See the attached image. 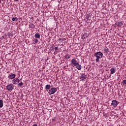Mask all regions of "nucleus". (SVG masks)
I'll use <instances>...</instances> for the list:
<instances>
[{
    "instance_id": "nucleus-1",
    "label": "nucleus",
    "mask_w": 126,
    "mask_h": 126,
    "mask_svg": "<svg viewBox=\"0 0 126 126\" xmlns=\"http://www.w3.org/2000/svg\"><path fill=\"white\" fill-rule=\"evenodd\" d=\"M94 56L96 58L95 62L96 63H98L99 61H100V59H102V58H103V53L100 52H96L94 53Z\"/></svg>"
},
{
    "instance_id": "nucleus-2",
    "label": "nucleus",
    "mask_w": 126,
    "mask_h": 126,
    "mask_svg": "<svg viewBox=\"0 0 126 126\" xmlns=\"http://www.w3.org/2000/svg\"><path fill=\"white\" fill-rule=\"evenodd\" d=\"M78 60L77 59V58H73L71 60V65H74V66L77 65V64L79 63L77 62V60Z\"/></svg>"
},
{
    "instance_id": "nucleus-3",
    "label": "nucleus",
    "mask_w": 126,
    "mask_h": 126,
    "mask_svg": "<svg viewBox=\"0 0 126 126\" xmlns=\"http://www.w3.org/2000/svg\"><path fill=\"white\" fill-rule=\"evenodd\" d=\"M57 88H51L48 91V94L50 95L55 94V93L57 92Z\"/></svg>"
},
{
    "instance_id": "nucleus-4",
    "label": "nucleus",
    "mask_w": 126,
    "mask_h": 126,
    "mask_svg": "<svg viewBox=\"0 0 126 126\" xmlns=\"http://www.w3.org/2000/svg\"><path fill=\"white\" fill-rule=\"evenodd\" d=\"M14 88V85H13V84H12L8 85L6 86L7 90H8V91H10V92H11L12 90H13Z\"/></svg>"
},
{
    "instance_id": "nucleus-5",
    "label": "nucleus",
    "mask_w": 126,
    "mask_h": 126,
    "mask_svg": "<svg viewBox=\"0 0 126 126\" xmlns=\"http://www.w3.org/2000/svg\"><path fill=\"white\" fill-rule=\"evenodd\" d=\"M86 78H87V77L86 76V75H85V73H82L81 74L80 78L81 80L82 81H85V80H86Z\"/></svg>"
},
{
    "instance_id": "nucleus-6",
    "label": "nucleus",
    "mask_w": 126,
    "mask_h": 126,
    "mask_svg": "<svg viewBox=\"0 0 126 126\" xmlns=\"http://www.w3.org/2000/svg\"><path fill=\"white\" fill-rule=\"evenodd\" d=\"M8 78L11 80H14L15 78V74L13 73H10L8 76Z\"/></svg>"
},
{
    "instance_id": "nucleus-7",
    "label": "nucleus",
    "mask_w": 126,
    "mask_h": 126,
    "mask_svg": "<svg viewBox=\"0 0 126 126\" xmlns=\"http://www.w3.org/2000/svg\"><path fill=\"white\" fill-rule=\"evenodd\" d=\"M12 83L13 84H18V83H19V78H15V79H13L12 80Z\"/></svg>"
},
{
    "instance_id": "nucleus-8",
    "label": "nucleus",
    "mask_w": 126,
    "mask_h": 126,
    "mask_svg": "<svg viewBox=\"0 0 126 126\" xmlns=\"http://www.w3.org/2000/svg\"><path fill=\"white\" fill-rule=\"evenodd\" d=\"M111 106H113V107H117V106H118V101L116 100H112Z\"/></svg>"
},
{
    "instance_id": "nucleus-9",
    "label": "nucleus",
    "mask_w": 126,
    "mask_h": 126,
    "mask_svg": "<svg viewBox=\"0 0 126 126\" xmlns=\"http://www.w3.org/2000/svg\"><path fill=\"white\" fill-rule=\"evenodd\" d=\"M123 22H117L115 23V25L118 26V27H122L123 26Z\"/></svg>"
},
{
    "instance_id": "nucleus-10",
    "label": "nucleus",
    "mask_w": 126,
    "mask_h": 126,
    "mask_svg": "<svg viewBox=\"0 0 126 126\" xmlns=\"http://www.w3.org/2000/svg\"><path fill=\"white\" fill-rule=\"evenodd\" d=\"M75 66L78 70H81V68H82V66H81V65L79 64V63H78Z\"/></svg>"
},
{
    "instance_id": "nucleus-11",
    "label": "nucleus",
    "mask_w": 126,
    "mask_h": 126,
    "mask_svg": "<svg viewBox=\"0 0 126 126\" xmlns=\"http://www.w3.org/2000/svg\"><path fill=\"white\" fill-rule=\"evenodd\" d=\"M116 72V69H115V68L112 67L110 69V73L111 74H114Z\"/></svg>"
},
{
    "instance_id": "nucleus-12",
    "label": "nucleus",
    "mask_w": 126,
    "mask_h": 126,
    "mask_svg": "<svg viewBox=\"0 0 126 126\" xmlns=\"http://www.w3.org/2000/svg\"><path fill=\"white\" fill-rule=\"evenodd\" d=\"M45 89L48 91V90H50L51 89V85H46L45 86Z\"/></svg>"
},
{
    "instance_id": "nucleus-13",
    "label": "nucleus",
    "mask_w": 126,
    "mask_h": 126,
    "mask_svg": "<svg viewBox=\"0 0 126 126\" xmlns=\"http://www.w3.org/2000/svg\"><path fill=\"white\" fill-rule=\"evenodd\" d=\"M34 37L35 39H40V34L38 32L35 33Z\"/></svg>"
},
{
    "instance_id": "nucleus-14",
    "label": "nucleus",
    "mask_w": 126,
    "mask_h": 126,
    "mask_svg": "<svg viewBox=\"0 0 126 126\" xmlns=\"http://www.w3.org/2000/svg\"><path fill=\"white\" fill-rule=\"evenodd\" d=\"M70 57H71V56L69 54H66L65 55V59H66V60H69V59H70Z\"/></svg>"
},
{
    "instance_id": "nucleus-15",
    "label": "nucleus",
    "mask_w": 126,
    "mask_h": 126,
    "mask_svg": "<svg viewBox=\"0 0 126 126\" xmlns=\"http://www.w3.org/2000/svg\"><path fill=\"white\" fill-rule=\"evenodd\" d=\"M3 107V101L2 99H0V108Z\"/></svg>"
},
{
    "instance_id": "nucleus-16",
    "label": "nucleus",
    "mask_w": 126,
    "mask_h": 126,
    "mask_svg": "<svg viewBox=\"0 0 126 126\" xmlns=\"http://www.w3.org/2000/svg\"><path fill=\"white\" fill-rule=\"evenodd\" d=\"M82 39H86L87 38V33H85L82 36Z\"/></svg>"
},
{
    "instance_id": "nucleus-17",
    "label": "nucleus",
    "mask_w": 126,
    "mask_h": 126,
    "mask_svg": "<svg viewBox=\"0 0 126 126\" xmlns=\"http://www.w3.org/2000/svg\"><path fill=\"white\" fill-rule=\"evenodd\" d=\"M23 84H24L23 82H21L20 83H19L18 85L17 86L18 87H22V86L23 85Z\"/></svg>"
},
{
    "instance_id": "nucleus-18",
    "label": "nucleus",
    "mask_w": 126,
    "mask_h": 126,
    "mask_svg": "<svg viewBox=\"0 0 126 126\" xmlns=\"http://www.w3.org/2000/svg\"><path fill=\"white\" fill-rule=\"evenodd\" d=\"M30 28H35V25L33 24H31L29 25Z\"/></svg>"
},
{
    "instance_id": "nucleus-19",
    "label": "nucleus",
    "mask_w": 126,
    "mask_h": 126,
    "mask_svg": "<svg viewBox=\"0 0 126 126\" xmlns=\"http://www.w3.org/2000/svg\"><path fill=\"white\" fill-rule=\"evenodd\" d=\"M104 51L105 53H109V48H108L107 47H105L104 49Z\"/></svg>"
},
{
    "instance_id": "nucleus-20",
    "label": "nucleus",
    "mask_w": 126,
    "mask_h": 126,
    "mask_svg": "<svg viewBox=\"0 0 126 126\" xmlns=\"http://www.w3.org/2000/svg\"><path fill=\"white\" fill-rule=\"evenodd\" d=\"M38 42H39V41L38 40V39H35L33 40V44H37V43H38Z\"/></svg>"
},
{
    "instance_id": "nucleus-21",
    "label": "nucleus",
    "mask_w": 126,
    "mask_h": 126,
    "mask_svg": "<svg viewBox=\"0 0 126 126\" xmlns=\"http://www.w3.org/2000/svg\"><path fill=\"white\" fill-rule=\"evenodd\" d=\"M90 18V14H88L86 15V19H89Z\"/></svg>"
},
{
    "instance_id": "nucleus-22",
    "label": "nucleus",
    "mask_w": 126,
    "mask_h": 126,
    "mask_svg": "<svg viewBox=\"0 0 126 126\" xmlns=\"http://www.w3.org/2000/svg\"><path fill=\"white\" fill-rule=\"evenodd\" d=\"M12 21H17V18L15 17V18H13L12 19Z\"/></svg>"
},
{
    "instance_id": "nucleus-23",
    "label": "nucleus",
    "mask_w": 126,
    "mask_h": 126,
    "mask_svg": "<svg viewBox=\"0 0 126 126\" xmlns=\"http://www.w3.org/2000/svg\"><path fill=\"white\" fill-rule=\"evenodd\" d=\"M54 50H55V51H58V45H55Z\"/></svg>"
},
{
    "instance_id": "nucleus-24",
    "label": "nucleus",
    "mask_w": 126,
    "mask_h": 126,
    "mask_svg": "<svg viewBox=\"0 0 126 126\" xmlns=\"http://www.w3.org/2000/svg\"><path fill=\"white\" fill-rule=\"evenodd\" d=\"M123 84L124 85L126 84V80H124L123 81Z\"/></svg>"
},
{
    "instance_id": "nucleus-25",
    "label": "nucleus",
    "mask_w": 126,
    "mask_h": 126,
    "mask_svg": "<svg viewBox=\"0 0 126 126\" xmlns=\"http://www.w3.org/2000/svg\"><path fill=\"white\" fill-rule=\"evenodd\" d=\"M53 122H56V117H54V118L52 119Z\"/></svg>"
},
{
    "instance_id": "nucleus-26",
    "label": "nucleus",
    "mask_w": 126,
    "mask_h": 126,
    "mask_svg": "<svg viewBox=\"0 0 126 126\" xmlns=\"http://www.w3.org/2000/svg\"><path fill=\"white\" fill-rule=\"evenodd\" d=\"M61 40H62V39H61V38H59V39H58V41H59V43H61Z\"/></svg>"
},
{
    "instance_id": "nucleus-27",
    "label": "nucleus",
    "mask_w": 126,
    "mask_h": 126,
    "mask_svg": "<svg viewBox=\"0 0 126 126\" xmlns=\"http://www.w3.org/2000/svg\"><path fill=\"white\" fill-rule=\"evenodd\" d=\"M32 126H37V125H36V124H34Z\"/></svg>"
},
{
    "instance_id": "nucleus-28",
    "label": "nucleus",
    "mask_w": 126,
    "mask_h": 126,
    "mask_svg": "<svg viewBox=\"0 0 126 126\" xmlns=\"http://www.w3.org/2000/svg\"><path fill=\"white\" fill-rule=\"evenodd\" d=\"M2 0V1H3V2L5 1V0Z\"/></svg>"
},
{
    "instance_id": "nucleus-29",
    "label": "nucleus",
    "mask_w": 126,
    "mask_h": 126,
    "mask_svg": "<svg viewBox=\"0 0 126 126\" xmlns=\"http://www.w3.org/2000/svg\"><path fill=\"white\" fill-rule=\"evenodd\" d=\"M15 0V1H18V0Z\"/></svg>"
}]
</instances>
